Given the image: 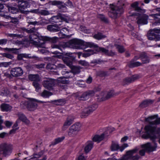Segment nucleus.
I'll use <instances>...</instances> for the list:
<instances>
[{
	"instance_id": "1",
	"label": "nucleus",
	"mask_w": 160,
	"mask_h": 160,
	"mask_svg": "<svg viewBox=\"0 0 160 160\" xmlns=\"http://www.w3.org/2000/svg\"><path fill=\"white\" fill-rule=\"evenodd\" d=\"M158 115H155L145 118V121L148 122L149 125L145 126V133L142 135V138L144 139H150L154 145L152 146L151 143L147 142L142 145V147L145 148L147 150L150 152L156 150L157 147L156 139H158V142L160 144V128L152 126L160 124V118H158Z\"/></svg>"
},
{
	"instance_id": "2",
	"label": "nucleus",
	"mask_w": 160,
	"mask_h": 160,
	"mask_svg": "<svg viewBox=\"0 0 160 160\" xmlns=\"http://www.w3.org/2000/svg\"><path fill=\"white\" fill-rule=\"evenodd\" d=\"M124 4H120L119 3L117 4H110V11H108V15L112 19L115 20L119 18L124 12L123 6Z\"/></svg>"
},
{
	"instance_id": "3",
	"label": "nucleus",
	"mask_w": 160,
	"mask_h": 160,
	"mask_svg": "<svg viewBox=\"0 0 160 160\" xmlns=\"http://www.w3.org/2000/svg\"><path fill=\"white\" fill-rule=\"evenodd\" d=\"M69 46L75 49H86L87 47L91 48L92 44V42H85L81 39L73 38L69 42Z\"/></svg>"
},
{
	"instance_id": "4",
	"label": "nucleus",
	"mask_w": 160,
	"mask_h": 160,
	"mask_svg": "<svg viewBox=\"0 0 160 160\" xmlns=\"http://www.w3.org/2000/svg\"><path fill=\"white\" fill-rule=\"evenodd\" d=\"M28 78L29 80L32 81V85L35 88V91L38 92L41 89V85L39 82L41 81V78L38 74H31L28 75Z\"/></svg>"
},
{
	"instance_id": "5",
	"label": "nucleus",
	"mask_w": 160,
	"mask_h": 160,
	"mask_svg": "<svg viewBox=\"0 0 160 160\" xmlns=\"http://www.w3.org/2000/svg\"><path fill=\"white\" fill-rule=\"evenodd\" d=\"M41 36H38L34 34H30L29 37L30 39L29 43L32 44L37 47H43L45 42L43 41L41 42L42 41V39H40Z\"/></svg>"
},
{
	"instance_id": "6",
	"label": "nucleus",
	"mask_w": 160,
	"mask_h": 160,
	"mask_svg": "<svg viewBox=\"0 0 160 160\" xmlns=\"http://www.w3.org/2000/svg\"><path fill=\"white\" fill-rule=\"evenodd\" d=\"M159 33H160V29L154 28L150 29L148 32L147 36L149 40L158 41L160 40Z\"/></svg>"
},
{
	"instance_id": "7",
	"label": "nucleus",
	"mask_w": 160,
	"mask_h": 160,
	"mask_svg": "<svg viewBox=\"0 0 160 160\" xmlns=\"http://www.w3.org/2000/svg\"><path fill=\"white\" fill-rule=\"evenodd\" d=\"M12 146L6 143H2L0 145V154L4 156L9 155L11 152Z\"/></svg>"
},
{
	"instance_id": "8",
	"label": "nucleus",
	"mask_w": 160,
	"mask_h": 160,
	"mask_svg": "<svg viewBox=\"0 0 160 160\" xmlns=\"http://www.w3.org/2000/svg\"><path fill=\"white\" fill-rule=\"evenodd\" d=\"M138 149L136 147L132 150L128 151L126 155L124 157V160H138L140 158V157L138 155L133 156V154L136 153Z\"/></svg>"
},
{
	"instance_id": "9",
	"label": "nucleus",
	"mask_w": 160,
	"mask_h": 160,
	"mask_svg": "<svg viewBox=\"0 0 160 160\" xmlns=\"http://www.w3.org/2000/svg\"><path fill=\"white\" fill-rule=\"evenodd\" d=\"M97 104L94 103L89 106L87 108H85L81 114L82 118L86 117L91 113L95 110L98 108Z\"/></svg>"
},
{
	"instance_id": "10",
	"label": "nucleus",
	"mask_w": 160,
	"mask_h": 160,
	"mask_svg": "<svg viewBox=\"0 0 160 160\" xmlns=\"http://www.w3.org/2000/svg\"><path fill=\"white\" fill-rule=\"evenodd\" d=\"M72 53H65L64 56L62 58L64 63L67 66L70 67L72 64V62L75 59V57Z\"/></svg>"
},
{
	"instance_id": "11",
	"label": "nucleus",
	"mask_w": 160,
	"mask_h": 160,
	"mask_svg": "<svg viewBox=\"0 0 160 160\" xmlns=\"http://www.w3.org/2000/svg\"><path fill=\"white\" fill-rule=\"evenodd\" d=\"M55 80L51 78H46L42 82L43 86L49 90L52 89L55 85Z\"/></svg>"
},
{
	"instance_id": "12",
	"label": "nucleus",
	"mask_w": 160,
	"mask_h": 160,
	"mask_svg": "<svg viewBox=\"0 0 160 160\" xmlns=\"http://www.w3.org/2000/svg\"><path fill=\"white\" fill-rule=\"evenodd\" d=\"M37 102L43 103L46 102L38 100L35 99L31 98L29 101L28 109L30 111H33L35 110L38 107Z\"/></svg>"
},
{
	"instance_id": "13",
	"label": "nucleus",
	"mask_w": 160,
	"mask_h": 160,
	"mask_svg": "<svg viewBox=\"0 0 160 160\" xmlns=\"http://www.w3.org/2000/svg\"><path fill=\"white\" fill-rule=\"evenodd\" d=\"M80 129L79 124H74L71 126L68 132V135L70 137H73L78 134Z\"/></svg>"
},
{
	"instance_id": "14",
	"label": "nucleus",
	"mask_w": 160,
	"mask_h": 160,
	"mask_svg": "<svg viewBox=\"0 0 160 160\" xmlns=\"http://www.w3.org/2000/svg\"><path fill=\"white\" fill-rule=\"evenodd\" d=\"M94 94L93 91L89 90L78 95L77 97L80 100L84 101L88 99L90 97L94 96Z\"/></svg>"
},
{
	"instance_id": "15",
	"label": "nucleus",
	"mask_w": 160,
	"mask_h": 160,
	"mask_svg": "<svg viewBox=\"0 0 160 160\" xmlns=\"http://www.w3.org/2000/svg\"><path fill=\"white\" fill-rule=\"evenodd\" d=\"M10 73L13 77H17L22 75L23 71L20 67L14 68L11 69Z\"/></svg>"
},
{
	"instance_id": "16",
	"label": "nucleus",
	"mask_w": 160,
	"mask_h": 160,
	"mask_svg": "<svg viewBox=\"0 0 160 160\" xmlns=\"http://www.w3.org/2000/svg\"><path fill=\"white\" fill-rule=\"evenodd\" d=\"M40 39L42 40V41L45 42H48L51 43H57L58 41V38L56 37H50L48 36H41Z\"/></svg>"
},
{
	"instance_id": "17",
	"label": "nucleus",
	"mask_w": 160,
	"mask_h": 160,
	"mask_svg": "<svg viewBox=\"0 0 160 160\" xmlns=\"http://www.w3.org/2000/svg\"><path fill=\"white\" fill-rule=\"evenodd\" d=\"M128 146V145L127 143H124L122 146L119 147L118 144L116 142H112V143L111 147V149L112 151H117L118 149L122 152L125 148Z\"/></svg>"
},
{
	"instance_id": "18",
	"label": "nucleus",
	"mask_w": 160,
	"mask_h": 160,
	"mask_svg": "<svg viewBox=\"0 0 160 160\" xmlns=\"http://www.w3.org/2000/svg\"><path fill=\"white\" fill-rule=\"evenodd\" d=\"M139 78V76L137 75H135L130 77H127L123 80L122 83L123 85L129 84L132 83Z\"/></svg>"
},
{
	"instance_id": "19",
	"label": "nucleus",
	"mask_w": 160,
	"mask_h": 160,
	"mask_svg": "<svg viewBox=\"0 0 160 160\" xmlns=\"http://www.w3.org/2000/svg\"><path fill=\"white\" fill-rule=\"evenodd\" d=\"M61 24H50L47 26V29L51 32H58L60 30V26Z\"/></svg>"
},
{
	"instance_id": "20",
	"label": "nucleus",
	"mask_w": 160,
	"mask_h": 160,
	"mask_svg": "<svg viewBox=\"0 0 160 160\" xmlns=\"http://www.w3.org/2000/svg\"><path fill=\"white\" fill-rule=\"evenodd\" d=\"M153 11L158 12L155 14L151 15V16L154 18L156 20V21L154 23L155 25H157L158 23H160V8H157L154 9Z\"/></svg>"
},
{
	"instance_id": "21",
	"label": "nucleus",
	"mask_w": 160,
	"mask_h": 160,
	"mask_svg": "<svg viewBox=\"0 0 160 160\" xmlns=\"http://www.w3.org/2000/svg\"><path fill=\"white\" fill-rule=\"evenodd\" d=\"M148 16L146 14H143L138 18L137 23L138 24H145L148 23Z\"/></svg>"
},
{
	"instance_id": "22",
	"label": "nucleus",
	"mask_w": 160,
	"mask_h": 160,
	"mask_svg": "<svg viewBox=\"0 0 160 160\" xmlns=\"http://www.w3.org/2000/svg\"><path fill=\"white\" fill-rule=\"evenodd\" d=\"M140 59L143 64L148 63L150 62L149 57L147 53L144 52H142L140 54Z\"/></svg>"
},
{
	"instance_id": "23",
	"label": "nucleus",
	"mask_w": 160,
	"mask_h": 160,
	"mask_svg": "<svg viewBox=\"0 0 160 160\" xmlns=\"http://www.w3.org/2000/svg\"><path fill=\"white\" fill-rule=\"evenodd\" d=\"M131 6L135 10L138 12L143 13L145 12V9H143L138 6V3L137 2H136L132 4Z\"/></svg>"
},
{
	"instance_id": "24",
	"label": "nucleus",
	"mask_w": 160,
	"mask_h": 160,
	"mask_svg": "<svg viewBox=\"0 0 160 160\" xmlns=\"http://www.w3.org/2000/svg\"><path fill=\"white\" fill-rule=\"evenodd\" d=\"M92 44L93 45H91V48H93L96 51H101L107 55V53L108 52V50L103 48L99 47L97 45L93 43H92Z\"/></svg>"
},
{
	"instance_id": "25",
	"label": "nucleus",
	"mask_w": 160,
	"mask_h": 160,
	"mask_svg": "<svg viewBox=\"0 0 160 160\" xmlns=\"http://www.w3.org/2000/svg\"><path fill=\"white\" fill-rule=\"evenodd\" d=\"M106 135V133L104 132L100 135H95L92 138L93 141L99 142L103 139L104 136Z\"/></svg>"
},
{
	"instance_id": "26",
	"label": "nucleus",
	"mask_w": 160,
	"mask_h": 160,
	"mask_svg": "<svg viewBox=\"0 0 160 160\" xmlns=\"http://www.w3.org/2000/svg\"><path fill=\"white\" fill-rule=\"evenodd\" d=\"M18 4L20 9H25L30 7L28 2L26 1L21 0Z\"/></svg>"
},
{
	"instance_id": "27",
	"label": "nucleus",
	"mask_w": 160,
	"mask_h": 160,
	"mask_svg": "<svg viewBox=\"0 0 160 160\" xmlns=\"http://www.w3.org/2000/svg\"><path fill=\"white\" fill-rule=\"evenodd\" d=\"M12 108V107L8 104L2 103L1 106V109L3 111H10L11 110Z\"/></svg>"
},
{
	"instance_id": "28",
	"label": "nucleus",
	"mask_w": 160,
	"mask_h": 160,
	"mask_svg": "<svg viewBox=\"0 0 160 160\" xmlns=\"http://www.w3.org/2000/svg\"><path fill=\"white\" fill-rule=\"evenodd\" d=\"M11 95V92L7 88L2 89L0 92V96L2 97H10Z\"/></svg>"
},
{
	"instance_id": "29",
	"label": "nucleus",
	"mask_w": 160,
	"mask_h": 160,
	"mask_svg": "<svg viewBox=\"0 0 160 160\" xmlns=\"http://www.w3.org/2000/svg\"><path fill=\"white\" fill-rule=\"evenodd\" d=\"M71 73H72L74 74H77L81 72V68L80 66H71Z\"/></svg>"
},
{
	"instance_id": "30",
	"label": "nucleus",
	"mask_w": 160,
	"mask_h": 160,
	"mask_svg": "<svg viewBox=\"0 0 160 160\" xmlns=\"http://www.w3.org/2000/svg\"><path fill=\"white\" fill-rule=\"evenodd\" d=\"M50 21L51 22L55 23V24H62V23L61 22L60 18L58 14V16H55L52 17L50 19Z\"/></svg>"
},
{
	"instance_id": "31",
	"label": "nucleus",
	"mask_w": 160,
	"mask_h": 160,
	"mask_svg": "<svg viewBox=\"0 0 160 160\" xmlns=\"http://www.w3.org/2000/svg\"><path fill=\"white\" fill-rule=\"evenodd\" d=\"M84 49L85 52L82 54V56L84 57H87L90 56L91 55L94 54L95 53L94 50L92 49Z\"/></svg>"
},
{
	"instance_id": "32",
	"label": "nucleus",
	"mask_w": 160,
	"mask_h": 160,
	"mask_svg": "<svg viewBox=\"0 0 160 160\" xmlns=\"http://www.w3.org/2000/svg\"><path fill=\"white\" fill-rule=\"evenodd\" d=\"M93 143L92 141H88L87 142L86 145L84 148V151L86 153L88 152L92 148Z\"/></svg>"
},
{
	"instance_id": "33",
	"label": "nucleus",
	"mask_w": 160,
	"mask_h": 160,
	"mask_svg": "<svg viewBox=\"0 0 160 160\" xmlns=\"http://www.w3.org/2000/svg\"><path fill=\"white\" fill-rule=\"evenodd\" d=\"M153 102V101L151 100L144 101L140 104L139 107L141 108H144L147 107L149 104L152 103Z\"/></svg>"
},
{
	"instance_id": "34",
	"label": "nucleus",
	"mask_w": 160,
	"mask_h": 160,
	"mask_svg": "<svg viewBox=\"0 0 160 160\" xmlns=\"http://www.w3.org/2000/svg\"><path fill=\"white\" fill-rule=\"evenodd\" d=\"M135 61L131 60L130 63L128 64V66L129 68H133L135 67H137L141 66L142 63L139 62H135Z\"/></svg>"
},
{
	"instance_id": "35",
	"label": "nucleus",
	"mask_w": 160,
	"mask_h": 160,
	"mask_svg": "<svg viewBox=\"0 0 160 160\" xmlns=\"http://www.w3.org/2000/svg\"><path fill=\"white\" fill-rule=\"evenodd\" d=\"M97 17L100 20L105 23H108L109 21L108 18L106 17L104 15L99 14L97 15Z\"/></svg>"
},
{
	"instance_id": "36",
	"label": "nucleus",
	"mask_w": 160,
	"mask_h": 160,
	"mask_svg": "<svg viewBox=\"0 0 160 160\" xmlns=\"http://www.w3.org/2000/svg\"><path fill=\"white\" fill-rule=\"evenodd\" d=\"M18 119L25 122L28 123L29 122V120L27 119L26 117L23 114L21 113H18Z\"/></svg>"
},
{
	"instance_id": "37",
	"label": "nucleus",
	"mask_w": 160,
	"mask_h": 160,
	"mask_svg": "<svg viewBox=\"0 0 160 160\" xmlns=\"http://www.w3.org/2000/svg\"><path fill=\"white\" fill-rule=\"evenodd\" d=\"M21 18V15H19V16L17 17H10V19L11 20L10 22L14 24H18L19 22V20Z\"/></svg>"
},
{
	"instance_id": "38",
	"label": "nucleus",
	"mask_w": 160,
	"mask_h": 160,
	"mask_svg": "<svg viewBox=\"0 0 160 160\" xmlns=\"http://www.w3.org/2000/svg\"><path fill=\"white\" fill-rule=\"evenodd\" d=\"M52 94L51 92L45 90L40 93V96L44 98H48Z\"/></svg>"
},
{
	"instance_id": "39",
	"label": "nucleus",
	"mask_w": 160,
	"mask_h": 160,
	"mask_svg": "<svg viewBox=\"0 0 160 160\" xmlns=\"http://www.w3.org/2000/svg\"><path fill=\"white\" fill-rule=\"evenodd\" d=\"M30 55V54H27L26 53H21L19 54L18 55L17 59L18 60H22L23 58H28L29 56Z\"/></svg>"
},
{
	"instance_id": "40",
	"label": "nucleus",
	"mask_w": 160,
	"mask_h": 160,
	"mask_svg": "<svg viewBox=\"0 0 160 160\" xmlns=\"http://www.w3.org/2000/svg\"><path fill=\"white\" fill-rule=\"evenodd\" d=\"M60 18L61 22L62 23L63 21L66 22H68V17L64 14H62L60 13H58Z\"/></svg>"
},
{
	"instance_id": "41",
	"label": "nucleus",
	"mask_w": 160,
	"mask_h": 160,
	"mask_svg": "<svg viewBox=\"0 0 160 160\" xmlns=\"http://www.w3.org/2000/svg\"><path fill=\"white\" fill-rule=\"evenodd\" d=\"M8 9L9 12L12 14L16 13L19 12V10L18 8L13 7H9Z\"/></svg>"
},
{
	"instance_id": "42",
	"label": "nucleus",
	"mask_w": 160,
	"mask_h": 160,
	"mask_svg": "<svg viewBox=\"0 0 160 160\" xmlns=\"http://www.w3.org/2000/svg\"><path fill=\"white\" fill-rule=\"evenodd\" d=\"M28 102L29 101H23L21 102L20 105V108L22 109H28Z\"/></svg>"
},
{
	"instance_id": "43",
	"label": "nucleus",
	"mask_w": 160,
	"mask_h": 160,
	"mask_svg": "<svg viewBox=\"0 0 160 160\" xmlns=\"http://www.w3.org/2000/svg\"><path fill=\"white\" fill-rule=\"evenodd\" d=\"M22 29L27 32L32 34H33L34 33V32L36 31V29L34 27L31 28L29 29H26L25 28H23Z\"/></svg>"
},
{
	"instance_id": "44",
	"label": "nucleus",
	"mask_w": 160,
	"mask_h": 160,
	"mask_svg": "<svg viewBox=\"0 0 160 160\" xmlns=\"http://www.w3.org/2000/svg\"><path fill=\"white\" fill-rule=\"evenodd\" d=\"M58 82L62 84L66 85L69 83V81L65 80V77H61L58 78L57 79Z\"/></svg>"
},
{
	"instance_id": "45",
	"label": "nucleus",
	"mask_w": 160,
	"mask_h": 160,
	"mask_svg": "<svg viewBox=\"0 0 160 160\" xmlns=\"http://www.w3.org/2000/svg\"><path fill=\"white\" fill-rule=\"evenodd\" d=\"M56 65L51 63H48L46 66L47 69L49 70L51 72H54V70L56 69Z\"/></svg>"
},
{
	"instance_id": "46",
	"label": "nucleus",
	"mask_w": 160,
	"mask_h": 160,
	"mask_svg": "<svg viewBox=\"0 0 160 160\" xmlns=\"http://www.w3.org/2000/svg\"><path fill=\"white\" fill-rule=\"evenodd\" d=\"M73 119L68 118L67 121L64 122L63 125V127H68L72 123Z\"/></svg>"
},
{
	"instance_id": "47",
	"label": "nucleus",
	"mask_w": 160,
	"mask_h": 160,
	"mask_svg": "<svg viewBox=\"0 0 160 160\" xmlns=\"http://www.w3.org/2000/svg\"><path fill=\"white\" fill-rule=\"evenodd\" d=\"M28 58L31 59V61L33 62V63H35L37 62L40 61V58L37 56L33 55L32 56L30 55L29 56V57H28Z\"/></svg>"
},
{
	"instance_id": "48",
	"label": "nucleus",
	"mask_w": 160,
	"mask_h": 160,
	"mask_svg": "<svg viewBox=\"0 0 160 160\" xmlns=\"http://www.w3.org/2000/svg\"><path fill=\"white\" fill-rule=\"evenodd\" d=\"M114 94V92L113 90H111L109 91L107 93V95L106 96L105 98H103L102 100H104L106 99H108L113 97Z\"/></svg>"
},
{
	"instance_id": "49",
	"label": "nucleus",
	"mask_w": 160,
	"mask_h": 160,
	"mask_svg": "<svg viewBox=\"0 0 160 160\" xmlns=\"http://www.w3.org/2000/svg\"><path fill=\"white\" fill-rule=\"evenodd\" d=\"M93 37L98 40H100L106 37L105 35H103L102 33L98 32V33L95 34Z\"/></svg>"
},
{
	"instance_id": "50",
	"label": "nucleus",
	"mask_w": 160,
	"mask_h": 160,
	"mask_svg": "<svg viewBox=\"0 0 160 160\" xmlns=\"http://www.w3.org/2000/svg\"><path fill=\"white\" fill-rule=\"evenodd\" d=\"M64 138H65L64 137H62L61 138H56L55 139L54 141L52 142L51 144L53 145H55L62 141Z\"/></svg>"
},
{
	"instance_id": "51",
	"label": "nucleus",
	"mask_w": 160,
	"mask_h": 160,
	"mask_svg": "<svg viewBox=\"0 0 160 160\" xmlns=\"http://www.w3.org/2000/svg\"><path fill=\"white\" fill-rule=\"evenodd\" d=\"M48 3L49 5H58L62 4L64 3V2L60 1L55 0L53 1H50L48 2Z\"/></svg>"
},
{
	"instance_id": "52",
	"label": "nucleus",
	"mask_w": 160,
	"mask_h": 160,
	"mask_svg": "<svg viewBox=\"0 0 160 160\" xmlns=\"http://www.w3.org/2000/svg\"><path fill=\"white\" fill-rule=\"evenodd\" d=\"M9 52H12L13 53L16 54L18 52L17 51L19 50L20 49H17V48H5L3 49Z\"/></svg>"
},
{
	"instance_id": "53",
	"label": "nucleus",
	"mask_w": 160,
	"mask_h": 160,
	"mask_svg": "<svg viewBox=\"0 0 160 160\" xmlns=\"http://www.w3.org/2000/svg\"><path fill=\"white\" fill-rule=\"evenodd\" d=\"M115 46L119 53H122L125 51V50L123 46L117 44Z\"/></svg>"
},
{
	"instance_id": "54",
	"label": "nucleus",
	"mask_w": 160,
	"mask_h": 160,
	"mask_svg": "<svg viewBox=\"0 0 160 160\" xmlns=\"http://www.w3.org/2000/svg\"><path fill=\"white\" fill-rule=\"evenodd\" d=\"M27 21L28 23L29 24L28 26H29V25H32L34 26H35L36 25H38V21H31V18H27Z\"/></svg>"
},
{
	"instance_id": "55",
	"label": "nucleus",
	"mask_w": 160,
	"mask_h": 160,
	"mask_svg": "<svg viewBox=\"0 0 160 160\" xmlns=\"http://www.w3.org/2000/svg\"><path fill=\"white\" fill-rule=\"evenodd\" d=\"M39 13L42 15H48L50 14V12L48 11L42 9L39 12Z\"/></svg>"
},
{
	"instance_id": "56",
	"label": "nucleus",
	"mask_w": 160,
	"mask_h": 160,
	"mask_svg": "<svg viewBox=\"0 0 160 160\" xmlns=\"http://www.w3.org/2000/svg\"><path fill=\"white\" fill-rule=\"evenodd\" d=\"M2 56L7 58L13 60L14 58L13 56L11 54L4 53L2 54Z\"/></svg>"
},
{
	"instance_id": "57",
	"label": "nucleus",
	"mask_w": 160,
	"mask_h": 160,
	"mask_svg": "<svg viewBox=\"0 0 160 160\" xmlns=\"http://www.w3.org/2000/svg\"><path fill=\"white\" fill-rule=\"evenodd\" d=\"M78 63L84 66H88L89 65L88 62L85 60H80L78 61Z\"/></svg>"
},
{
	"instance_id": "58",
	"label": "nucleus",
	"mask_w": 160,
	"mask_h": 160,
	"mask_svg": "<svg viewBox=\"0 0 160 160\" xmlns=\"http://www.w3.org/2000/svg\"><path fill=\"white\" fill-rule=\"evenodd\" d=\"M49 23V22L48 20L43 21V20L38 21V25H41L42 26L47 24Z\"/></svg>"
},
{
	"instance_id": "59",
	"label": "nucleus",
	"mask_w": 160,
	"mask_h": 160,
	"mask_svg": "<svg viewBox=\"0 0 160 160\" xmlns=\"http://www.w3.org/2000/svg\"><path fill=\"white\" fill-rule=\"evenodd\" d=\"M51 47L52 48H56L60 50L61 51H62V47L59 45L54 44L52 45Z\"/></svg>"
},
{
	"instance_id": "60",
	"label": "nucleus",
	"mask_w": 160,
	"mask_h": 160,
	"mask_svg": "<svg viewBox=\"0 0 160 160\" xmlns=\"http://www.w3.org/2000/svg\"><path fill=\"white\" fill-rule=\"evenodd\" d=\"M56 66V69L58 70H61L66 68L65 65L63 64H58Z\"/></svg>"
},
{
	"instance_id": "61",
	"label": "nucleus",
	"mask_w": 160,
	"mask_h": 160,
	"mask_svg": "<svg viewBox=\"0 0 160 160\" xmlns=\"http://www.w3.org/2000/svg\"><path fill=\"white\" fill-rule=\"evenodd\" d=\"M142 145L143 144L141 145V147L142 148H144L145 149H143L140 150L139 151V154L142 156H143L145 155L146 151L149 152V151H148L147 150H146V148H142Z\"/></svg>"
},
{
	"instance_id": "62",
	"label": "nucleus",
	"mask_w": 160,
	"mask_h": 160,
	"mask_svg": "<svg viewBox=\"0 0 160 160\" xmlns=\"http://www.w3.org/2000/svg\"><path fill=\"white\" fill-rule=\"evenodd\" d=\"M60 6H59L58 8L60 9L59 11L60 12H63V11L62 10V9L63 8H65V9L66 10L67 9V8L66 7V5H65V3H64L61 4H60Z\"/></svg>"
},
{
	"instance_id": "63",
	"label": "nucleus",
	"mask_w": 160,
	"mask_h": 160,
	"mask_svg": "<svg viewBox=\"0 0 160 160\" xmlns=\"http://www.w3.org/2000/svg\"><path fill=\"white\" fill-rule=\"evenodd\" d=\"M33 156L29 160H33V159L34 158H40V156H39V154H38V153H34Z\"/></svg>"
},
{
	"instance_id": "64",
	"label": "nucleus",
	"mask_w": 160,
	"mask_h": 160,
	"mask_svg": "<svg viewBox=\"0 0 160 160\" xmlns=\"http://www.w3.org/2000/svg\"><path fill=\"white\" fill-rule=\"evenodd\" d=\"M65 5L66 6L69 7L70 8H72L73 7L72 3L69 0H68L67 2L65 3Z\"/></svg>"
}]
</instances>
